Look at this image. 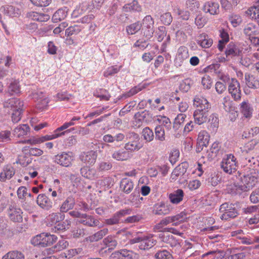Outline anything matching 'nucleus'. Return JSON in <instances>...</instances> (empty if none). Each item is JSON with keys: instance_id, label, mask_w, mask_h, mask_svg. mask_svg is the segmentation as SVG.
Masks as SVG:
<instances>
[{"instance_id": "nucleus-1", "label": "nucleus", "mask_w": 259, "mask_h": 259, "mask_svg": "<svg viewBox=\"0 0 259 259\" xmlns=\"http://www.w3.org/2000/svg\"><path fill=\"white\" fill-rule=\"evenodd\" d=\"M4 107L11 109V118L13 123H17L20 120L24 111V103L22 101L16 98H11L4 102Z\"/></svg>"}, {"instance_id": "nucleus-2", "label": "nucleus", "mask_w": 259, "mask_h": 259, "mask_svg": "<svg viewBox=\"0 0 259 259\" xmlns=\"http://www.w3.org/2000/svg\"><path fill=\"white\" fill-rule=\"evenodd\" d=\"M132 237L133 238L130 239L129 243L130 244L139 243V247L141 250H148L152 248L157 243L156 240L153 238L152 234L146 236L137 233L135 235L132 236Z\"/></svg>"}, {"instance_id": "nucleus-3", "label": "nucleus", "mask_w": 259, "mask_h": 259, "mask_svg": "<svg viewBox=\"0 0 259 259\" xmlns=\"http://www.w3.org/2000/svg\"><path fill=\"white\" fill-rule=\"evenodd\" d=\"M256 183V177L251 174H249L241 176L240 183L233 186H235L237 190L246 192L254 187Z\"/></svg>"}, {"instance_id": "nucleus-4", "label": "nucleus", "mask_w": 259, "mask_h": 259, "mask_svg": "<svg viewBox=\"0 0 259 259\" xmlns=\"http://www.w3.org/2000/svg\"><path fill=\"white\" fill-rule=\"evenodd\" d=\"M127 142L125 144L124 148L129 152H134L139 150L142 147L140 143L139 135L135 132H129L126 135Z\"/></svg>"}, {"instance_id": "nucleus-5", "label": "nucleus", "mask_w": 259, "mask_h": 259, "mask_svg": "<svg viewBox=\"0 0 259 259\" xmlns=\"http://www.w3.org/2000/svg\"><path fill=\"white\" fill-rule=\"evenodd\" d=\"M64 215L61 213H53L50 214V225L51 228L50 229L51 232L58 233V232L65 230L66 226L61 222L64 219Z\"/></svg>"}, {"instance_id": "nucleus-6", "label": "nucleus", "mask_w": 259, "mask_h": 259, "mask_svg": "<svg viewBox=\"0 0 259 259\" xmlns=\"http://www.w3.org/2000/svg\"><path fill=\"white\" fill-rule=\"evenodd\" d=\"M219 210L220 212L222 213L220 217L222 220L234 219L239 214L237 209L235 207V205L233 203L229 204L227 202L223 203L220 206Z\"/></svg>"}, {"instance_id": "nucleus-7", "label": "nucleus", "mask_w": 259, "mask_h": 259, "mask_svg": "<svg viewBox=\"0 0 259 259\" xmlns=\"http://www.w3.org/2000/svg\"><path fill=\"white\" fill-rule=\"evenodd\" d=\"M236 158L232 154H228L224 157L221 162V167L224 171L228 174H231L236 170Z\"/></svg>"}, {"instance_id": "nucleus-8", "label": "nucleus", "mask_w": 259, "mask_h": 259, "mask_svg": "<svg viewBox=\"0 0 259 259\" xmlns=\"http://www.w3.org/2000/svg\"><path fill=\"white\" fill-rule=\"evenodd\" d=\"M143 35L148 38L152 37L154 30V20L150 15L145 16L143 19V26L141 28Z\"/></svg>"}, {"instance_id": "nucleus-9", "label": "nucleus", "mask_w": 259, "mask_h": 259, "mask_svg": "<svg viewBox=\"0 0 259 259\" xmlns=\"http://www.w3.org/2000/svg\"><path fill=\"white\" fill-rule=\"evenodd\" d=\"M158 238L161 241L170 245L171 247H180L179 240L177 239L172 234L166 232L164 230L160 231Z\"/></svg>"}, {"instance_id": "nucleus-10", "label": "nucleus", "mask_w": 259, "mask_h": 259, "mask_svg": "<svg viewBox=\"0 0 259 259\" xmlns=\"http://www.w3.org/2000/svg\"><path fill=\"white\" fill-rule=\"evenodd\" d=\"M153 118L152 114L149 111L144 110L142 112H137L134 115L133 124L135 126L140 127L143 122H148Z\"/></svg>"}, {"instance_id": "nucleus-11", "label": "nucleus", "mask_w": 259, "mask_h": 259, "mask_svg": "<svg viewBox=\"0 0 259 259\" xmlns=\"http://www.w3.org/2000/svg\"><path fill=\"white\" fill-rule=\"evenodd\" d=\"M8 214L10 219L14 222H21L23 220L22 210L15 204L9 205Z\"/></svg>"}, {"instance_id": "nucleus-12", "label": "nucleus", "mask_w": 259, "mask_h": 259, "mask_svg": "<svg viewBox=\"0 0 259 259\" xmlns=\"http://www.w3.org/2000/svg\"><path fill=\"white\" fill-rule=\"evenodd\" d=\"M31 243L34 246L40 247H45L48 246L49 243V234L42 233L37 235L31 240Z\"/></svg>"}, {"instance_id": "nucleus-13", "label": "nucleus", "mask_w": 259, "mask_h": 259, "mask_svg": "<svg viewBox=\"0 0 259 259\" xmlns=\"http://www.w3.org/2000/svg\"><path fill=\"white\" fill-rule=\"evenodd\" d=\"M97 154L96 151L91 150L82 152L79 156L80 160L86 164H94L96 160Z\"/></svg>"}, {"instance_id": "nucleus-14", "label": "nucleus", "mask_w": 259, "mask_h": 259, "mask_svg": "<svg viewBox=\"0 0 259 259\" xmlns=\"http://www.w3.org/2000/svg\"><path fill=\"white\" fill-rule=\"evenodd\" d=\"M54 160L61 165L68 167L71 164L73 157L70 154L64 153L55 156Z\"/></svg>"}, {"instance_id": "nucleus-15", "label": "nucleus", "mask_w": 259, "mask_h": 259, "mask_svg": "<svg viewBox=\"0 0 259 259\" xmlns=\"http://www.w3.org/2000/svg\"><path fill=\"white\" fill-rule=\"evenodd\" d=\"M194 105L198 108L197 109H202L203 111H208L211 108V105L208 101L202 97L196 96L194 99Z\"/></svg>"}, {"instance_id": "nucleus-16", "label": "nucleus", "mask_w": 259, "mask_h": 259, "mask_svg": "<svg viewBox=\"0 0 259 259\" xmlns=\"http://www.w3.org/2000/svg\"><path fill=\"white\" fill-rule=\"evenodd\" d=\"M205 13H209L210 15H217L219 13V5L218 3L213 1L205 3L203 8Z\"/></svg>"}, {"instance_id": "nucleus-17", "label": "nucleus", "mask_w": 259, "mask_h": 259, "mask_svg": "<svg viewBox=\"0 0 259 259\" xmlns=\"http://www.w3.org/2000/svg\"><path fill=\"white\" fill-rule=\"evenodd\" d=\"M242 48H239L234 42H231L227 46L225 51V54L227 57L231 56H241L242 54Z\"/></svg>"}, {"instance_id": "nucleus-18", "label": "nucleus", "mask_w": 259, "mask_h": 259, "mask_svg": "<svg viewBox=\"0 0 259 259\" xmlns=\"http://www.w3.org/2000/svg\"><path fill=\"white\" fill-rule=\"evenodd\" d=\"M209 112L203 111L202 109L196 110L193 114L195 122L200 125L205 122L208 119Z\"/></svg>"}, {"instance_id": "nucleus-19", "label": "nucleus", "mask_w": 259, "mask_h": 259, "mask_svg": "<svg viewBox=\"0 0 259 259\" xmlns=\"http://www.w3.org/2000/svg\"><path fill=\"white\" fill-rule=\"evenodd\" d=\"M125 138L124 134L119 133L115 136L110 134H107L103 136V140L105 143H114L115 145L122 142Z\"/></svg>"}, {"instance_id": "nucleus-20", "label": "nucleus", "mask_w": 259, "mask_h": 259, "mask_svg": "<svg viewBox=\"0 0 259 259\" xmlns=\"http://www.w3.org/2000/svg\"><path fill=\"white\" fill-rule=\"evenodd\" d=\"M113 159L118 161L127 160L131 158L132 155L129 151L125 149H119L115 151L112 154Z\"/></svg>"}, {"instance_id": "nucleus-21", "label": "nucleus", "mask_w": 259, "mask_h": 259, "mask_svg": "<svg viewBox=\"0 0 259 259\" xmlns=\"http://www.w3.org/2000/svg\"><path fill=\"white\" fill-rule=\"evenodd\" d=\"M171 210L169 205L165 204L164 203L157 204L155 205L153 210V213L155 215H166L168 214Z\"/></svg>"}, {"instance_id": "nucleus-22", "label": "nucleus", "mask_w": 259, "mask_h": 259, "mask_svg": "<svg viewBox=\"0 0 259 259\" xmlns=\"http://www.w3.org/2000/svg\"><path fill=\"white\" fill-rule=\"evenodd\" d=\"M184 193L183 190L179 189L169 194L168 198L170 202L178 204L183 200Z\"/></svg>"}, {"instance_id": "nucleus-23", "label": "nucleus", "mask_w": 259, "mask_h": 259, "mask_svg": "<svg viewBox=\"0 0 259 259\" xmlns=\"http://www.w3.org/2000/svg\"><path fill=\"white\" fill-rule=\"evenodd\" d=\"M15 174V170L11 165L6 166L0 174L1 181L4 182L6 179H10Z\"/></svg>"}, {"instance_id": "nucleus-24", "label": "nucleus", "mask_w": 259, "mask_h": 259, "mask_svg": "<svg viewBox=\"0 0 259 259\" xmlns=\"http://www.w3.org/2000/svg\"><path fill=\"white\" fill-rule=\"evenodd\" d=\"M108 231H109L107 228H103L93 235L90 236L87 238V240L91 242L98 241L105 236L108 233Z\"/></svg>"}, {"instance_id": "nucleus-25", "label": "nucleus", "mask_w": 259, "mask_h": 259, "mask_svg": "<svg viewBox=\"0 0 259 259\" xmlns=\"http://www.w3.org/2000/svg\"><path fill=\"white\" fill-rule=\"evenodd\" d=\"M198 43L204 48H208L212 44V40L208 37L205 33H202L198 36Z\"/></svg>"}, {"instance_id": "nucleus-26", "label": "nucleus", "mask_w": 259, "mask_h": 259, "mask_svg": "<svg viewBox=\"0 0 259 259\" xmlns=\"http://www.w3.org/2000/svg\"><path fill=\"white\" fill-rule=\"evenodd\" d=\"M120 188L124 193L128 194L133 189L134 184L130 180L126 178L123 179L120 182Z\"/></svg>"}, {"instance_id": "nucleus-27", "label": "nucleus", "mask_w": 259, "mask_h": 259, "mask_svg": "<svg viewBox=\"0 0 259 259\" xmlns=\"http://www.w3.org/2000/svg\"><path fill=\"white\" fill-rule=\"evenodd\" d=\"M220 148L218 143L214 142L212 144L210 149L207 151L205 155L209 160L213 159L217 156L220 151Z\"/></svg>"}, {"instance_id": "nucleus-28", "label": "nucleus", "mask_w": 259, "mask_h": 259, "mask_svg": "<svg viewBox=\"0 0 259 259\" xmlns=\"http://www.w3.org/2000/svg\"><path fill=\"white\" fill-rule=\"evenodd\" d=\"M74 205V199L71 197H69L62 204L60 208V211L63 212H66L68 210L73 209Z\"/></svg>"}, {"instance_id": "nucleus-29", "label": "nucleus", "mask_w": 259, "mask_h": 259, "mask_svg": "<svg viewBox=\"0 0 259 259\" xmlns=\"http://www.w3.org/2000/svg\"><path fill=\"white\" fill-rule=\"evenodd\" d=\"M240 111L246 118H250L252 116V109L248 102H243L240 104Z\"/></svg>"}, {"instance_id": "nucleus-30", "label": "nucleus", "mask_w": 259, "mask_h": 259, "mask_svg": "<svg viewBox=\"0 0 259 259\" xmlns=\"http://www.w3.org/2000/svg\"><path fill=\"white\" fill-rule=\"evenodd\" d=\"M113 257H117L121 259H132L133 258V252L127 249H121L119 251H115L112 253Z\"/></svg>"}, {"instance_id": "nucleus-31", "label": "nucleus", "mask_w": 259, "mask_h": 259, "mask_svg": "<svg viewBox=\"0 0 259 259\" xmlns=\"http://www.w3.org/2000/svg\"><path fill=\"white\" fill-rule=\"evenodd\" d=\"M123 9H124L126 11L137 12H141L142 10L141 5H140L139 3L136 0H134L131 3L125 4L123 6Z\"/></svg>"}, {"instance_id": "nucleus-32", "label": "nucleus", "mask_w": 259, "mask_h": 259, "mask_svg": "<svg viewBox=\"0 0 259 259\" xmlns=\"http://www.w3.org/2000/svg\"><path fill=\"white\" fill-rule=\"evenodd\" d=\"M29 130L30 128L27 124L20 125L14 129V134L18 137L27 135L30 131Z\"/></svg>"}, {"instance_id": "nucleus-33", "label": "nucleus", "mask_w": 259, "mask_h": 259, "mask_svg": "<svg viewBox=\"0 0 259 259\" xmlns=\"http://www.w3.org/2000/svg\"><path fill=\"white\" fill-rule=\"evenodd\" d=\"M69 126H69V124L68 122H66V123H64L61 126L59 127V128H58L57 129H56L55 131V134H54L52 135H50V140L54 139L55 138H57V137H58L59 136H61L62 135H63L66 133L69 132L71 131V129L70 130H66V131H65L64 132H62L61 133H58V132H60V131H63V130L67 128ZM71 130H74V128H71Z\"/></svg>"}, {"instance_id": "nucleus-34", "label": "nucleus", "mask_w": 259, "mask_h": 259, "mask_svg": "<svg viewBox=\"0 0 259 259\" xmlns=\"http://www.w3.org/2000/svg\"><path fill=\"white\" fill-rule=\"evenodd\" d=\"M68 245V243L65 240L62 239L60 240L57 244L55 245L50 247V254L52 253L56 252L62 250Z\"/></svg>"}, {"instance_id": "nucleus-35", "label": "nucleus", "mask_w": 259, "mask_h": 259, "mask_svg": "<svg viewBox=\"0 0 259 259\" xmlns=\"http://www.w3.org/2000/svg\"><path fill=\"white\" fill-rule=\"evenodd\" d=\"M186 118V115L184 114H179L177 115L173 123V128L176 131L183 127Z\"/></svg>"}, {"instance_id": "nucleus-36", "label": "nucleus", "mask_w": 259, "mask_h": 259, "mask_svg": "<svg viewBox=\"0 0 259 259\" xmlns=\"http://www.w3.org/2000/svg\"><path fill=\"white\" fill-rule=\"evenodd\" d=\"M103 243L110 249H113L116 247L117 241L114 236L109 235L103 240Z\"/></svg>"}, {"instance_id": "nucleus-37", "label": "nucleus", "mask_w": 259, "mask_h": 259, "mask_svg": "<svg viewBox=\"0 0 259 259\" xmlns=\"http://www.w3.org/2000/svg\"><path fill=\"white\" fill-rule=\"evenodd\" d=\"M187 167V163H182L174 169L172 172V176H176V177H179L183 175L186 172Z\"/></svg>"}, {"instance_id": "nucleus-38", "label": "nucleus", "mask_w": 259, "mask_h": 259, "mask_svg": "<svg viewBox=\"0 0 259 259\" xmlns=\"http://www.w3.org/2000/svg\"><path fill=\"white\" fill-rule=\"evenodd\" d=\"M67 12L62 9L57 10L53 15L52 20L54 23H57L64 19L67 16Z\"/></svg>"}, {"instance_id": "nucleus-39", "label": "nucleus", "mask_w": 259, "mask_h": 259, "mask_svg": "<svg viewBox=\"0 0 259 259\" xmlns=\"http://www.w3.org/2000/svg\"><path fill=\"white\" fill-rule=\"evenodd\" d=\"M142 27V24L140 21H137L126 27V30L128 34L133 35L139 31Z\"/></svg>"}, {"instance_id": "nucleus-40", "label": "nucleus", "mask_w": 259, "mask_h": 259, "mask_svg": "<svg viewBox=\"0 0 259 259\" xmlns=\"http://www.w3.org/2000/svg\"><path fill=\"white\" fill-rule=\"evenodd\" d=\"M155 139L161 142L165 140V135L163 127L162 125L156 126L155 128Z\"/></svg>"}, {"instance_id": "nucleus-41", "label": "nucleus", "mask_w": 259, "mask_h": 259, "mask_svg": "<svg viewBox=\"0 0 259 259\" xmlns=\"http://www.w3.org/2000/svg\"><path fill=\"white\" fill-rule=\"evenodd\" d=\"M156 259H173L171 253L166 249H161L157 251L154 254Z\"/></svg>"}, {"instance_id": "nucleus-42", "label": "nucleus", "mask_w": 259, "mask_h": 259, "mask_svg": "<svg viewBox=\"0 0 259 259\" xmlns=\"http://www.w3.org/2000/svg\"><path fill=\"white\" fill-rule=\"evenodd\" d=\"M8 92L12 95L20 93V87L18 81L14 80L11 82L8 88Z\"/></svg>"}, {"instance_id": "nucleus-43", "label": "nucleus", "mask_w": 259, "mask_h": 259, "mask_svg": "<svg viewBox=\"0 0 259 259\" xmlns=\"http://www.w3.org/2000/svg\"><path fill=\"white\" fill-rule=\"evenodd\" d=\"M80 173L84 178L89 179L94 178L95 171L93 169H90L88 166H84L80 169Z\"/></svg>"}, {"instance_id": "nucleus-44", "label": "nucleus", "mask_w": 259, "mask_h": 259, "mask_svg": "<svg viewBox=\"0 0 259 259\" xmlns=\"http://www.w3.org/2000/svg\"><path fill=\"white\" fill-rule=\"evenodd\" d=\"M142 136L145 140L148 142H151L154 138V133L149 127H146L142 131Z\"/></svg>"}, {"instance_id": "nucleus-45", "label": "nucleus", "mask_w": 259, "mask_h": 259, "mask_svg": "<svg viewBox=\"0 0 259 259\" xmlns=\"http://www.w3.org/2000/svg\"><path fill=\"white\" fill-rule=\"evenodd\" d=\"M37 203L43 209H48V198L45 194H39L37 198Z\"/></svg>"}, {"instance_id": "nucleus-46", "label": "nucleus", "mask_w": 259, "mask_h": 259, "mask_svg": "<svg viewBox=\"0 0 259 259\" xmlns=\"http://www.w3.org/2000/svg\"><path fill=\"white\" fill-rule=\"evenodd\" d=\"M247 14L252 18L256 19L259 18V0L255 3V5L254 6L248 10Z\"/></svg>"}, {"instance_id": "nucleus-47", "label": "nucleus", "mask_w": 259, "mask_h": 259, "mask_svg": "<svg viewBox=\"0 0 259 259\" xmlns=\"http://www.w3.org/2000/svg\"><path fill=\"white\" fill-rule=\"evenodd\" d=\"M200 4L197 0H187L186 2V6L188 9L192 12H197Z\"/></svg>"}, {"instance_id": "nucleus-48", "label": "nucleus", "mask_w": 259, "mask_h": 259, "mask_svg": "<svg viewBox=\"0 0 259 259\" xmlns=\"http://www.w3.org/2000/svg\"><path fill=\"white\" fill-rule=\"evenodd\" d=\"M245 80L246 84L248 88L252 89H256L257 88V81L252 75L251 76L249 74H246L245 75Z\"/></svg>"}, {"instance_id": "nucleus-49", "label": "nucleus", "mask_w": 259, "mask_h": 259, "mask_svg": "<svg viewBox=\"0 0 259 259\" xmlns=\"http://www.w3.org/2000/svg\"><path fill=\"white\" fill-rule=\"evenodd\" d=\"M3 259H24V256L21 252L13 251L8 252Z\"/></svg>"}, {"instance_id": "nucleus-50", "label": "nucleus", "mask_w": 259, "mask_h": 259, "mask_svg": "<svg viewBox=\"0 0 259 259\" xmlns=\"http://www.w3.org/2000/svg\"><path fill=\"white\" fill-rule=\"evenodd\" d=\"M256 32V27L255 25L251 23L248 24L243 29L244 33L246 35L248 36L249 38L255 34Z\"/></svg>"}, {"instance_id": "nucleus-51", "label": "nucleus", "mask_w": 259, "mask_h": 259, "mask_svg": "<svg viewBox=\"0 0 259 259\" xmlns=\"http://www.w3.org/2000/svg\"><path fill=\"white\" fill-rule=\"evenodd\" d=\"M209 135L205 131L200 132L198 136V142H202V144H204L206 146L208 145L209 141Z\"/></svg>"}, {"instance_id": "nucleus-52", "label": "nucleus", "mask_w": 259, "mask_h": 259, "mask_svg": "<svg viewBox=\"0 0 259 259\" xmlns=\"http://www.w3.org/2000/svg\"><path fill=\"white\" fill-rule=\"evenodd\" d=\"M105 0H93L87 6V9L91 11L95 8L100 9Z\"/></svg>"}, {"instance_id": "nucleus-53", "label": "nucleus", "mask_w": 259, "mask_h": 259, "mask_svg": "<svg viewBox=\"0 0 259 259\" xmlns=\"http://www.w3.org/2000/svg\"><path fill=\"white\" fill-rule=\"evenodd\" d=\"M172 222H174L172 217H167L162 219L159 223H158L155 226V228L157 229H161L164 226H167Z\"/></svg>"}, {"instance_id": "nucleus-54", "label": "nucleus", "mask_w": 259, "mask_h": 259, "mask_svg": "<svg viewBox=\"0 0 259 259\" xmlns=\"http://www.w3.org/2000/svg\"><path fill=\"white\" fill-rule=\"evenodd\" d=\"M206 23L205 18L199 12L195 19V24L198 26V28H200L203 27Z\"/></svg>"}, {"instance_id": "nucleus-55", "label": "nucleus", "mask_w": 259, "mask_h": 259, "mask_svg": "<svg viewBox=\"0 0 259 259\" xmlns=\"http://www.w3.org/2000/svg\"><path fill=\"white\" fill-rule=\"evenodd\" d=\"M192 81L189 78H186L180 85V89L184 92H187L191 88Z\"/></svg>"}, {"instance_id": "nucleus-56", "label": "nucleus", "mask_w": 259, "mask_h": 259, "mask_svg": "<svg viewBox=\"0 0 259 259\" xmlns=\"http://www.w3.org/2000/svg\"><path fill=\"white\" fill-rule=\"evenodd\" d=\"M81 31V29L77 25L70 26L65 30V35L67 36L77 34Z\"/></svg>"}, {"instance_id": "nucleus-57", "label": "nucleus", "mask_w": 259, "mask_h": 259, "mask_svg": "<svg viewBox=\"0 0 259 259\" xmlns=\"http://www.w3.org/2000/svg\"><path fill=\"white\" fill-rule=\"evenodd\" d=\"M160 20L164 24L169 25L172 20V17L170 13L166 12L161 15Z\"/></svg>"}, {"instance_id": "nucleus-58", "label": "nucleus", "mask_w": 259, "mask_h": 259, "mask_svg": "<svg viewBox=\"0 0 259 259\" xmlns=\"http://www.w3.org/2000/svg\"><path fill=\"white\" fill-rule=\"evenodd\" d=\"M121 66L117 67L116 66H111L107 68V69L104 72V76L105 77H108L109 76L113 75L117 73L120 69Z\"/></svg>"}, {"instance_id": "nucleus-59", "label": "nucleus", "mask_w": 259, "mask_h": 259, "mask_svg": "<svg viewBox=\"0 0 259 259\" xmlns=\"http://www.w3.org/2000/svg\"><path fill=\"white\" fill-rule=\"evenodd\" d=\"M167 32L166 28L164 26L158 27V31H156L157 38L158 41H161L164 37L166 36Z\"/></svg>"}, {"instance_id": "nucleus-60", "label": "nucleus", "mask_w": 259, "mask_h": 259, "mask_svg": "<svg viewBox=\"0 0 259 259\" xmlns=\"http://www.w3.org/2000/svg\"><path fill=\"white\" fill-rule=\"evenodd\" d=\"M201 83L204 88L209 89L211 87L212 82L210 77L205 75L202 77Z\"/></svg>"}, {"instance_id": "nucleus-61", "label": "nucleus", "mask_w": 259, "mask_h": 259, "mask_svg": "<svg viewBox=\"0 0 259 259\" xmlns=\"http://www.w3.org/2000/svg\"><path fill=\"white\" fill-rule=\"evenodd\" d=\"M178 56L183 60L186 59L188 57V49L184 46L181 47L178 49Z\"/></svg>"}, {"instance_id": "nucleus-62", "label": "nucleus", "mask_w": 259, "mask_h": 259, "mask_svg": "<svg viewBox=\"0 0 259 259\" xmlns=\"http://www.w3.org/2000/svg\"><path fill=\"white\" fill-rule=\"evenodd\" d=\"M11 132L9 131H2L0 132V142H6L11 140Z\"/></svg>"}, {"instance_id": "nucleus-63", "label": "nucleus", "mask_w": 259, "mask_h": 259, "mask_svg": "<svg viewBox=\"0 0 259 259\" xmlns=\"http://www.w3.org/2000/svg\"><path fill=\"white\" fill-rule=\"evenodd\" d=\"M31 162V158L27 155L20 156L17 161V163H19L23 166H27Z\"/></svg>"}, {"instance_id": "nucleus-64", "label": "nucleus", "mask_w": 259, "mask_h": 259, "mask_svg": "<svg viewBox=\"0 0 259 259\" xmlns=\"http://www.w3.org/2000/svg\"><path fill=\"white\" fill-rule=\"evenodd\" d=\"M249 198L252 203H259V187L252 192Z\"/></svg>"}]
</instances>
